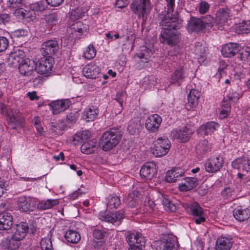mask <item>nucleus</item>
Returning a JSON list of instances; mask_svg holds the SVG:
<instances>
[{"label": "nucleus", "instance_id": "obj_1", "mask_svg": "<svg viewBox=\"0 0 250 250\" xmlns=\"http://www.w3.org/2000/svg\"><path fill=\"white\" fill-rule=\"evenodd\" d=\"M122 135L121 132L116 128L104 132L99 141L100 147L105 151L111 150L119 143Z\"/></svg>", "mask_w": 250, "mask_h": 250}, {"label": "nucleus", "instance_id": "obj_2", "mask_svg": "<svg viewBox=\"0 0 250 250\" xmlns=\"http://www.w3.org/2000/svg\"><path fill=\"white\" fill-rule=\"evenodd\" d=\"M153 154L157 157L166 155L168 152L171 143L167 137L164 136L158 137L153 141Z\"/></svg>", "mask_w": 250, "mask_h": 250}, {"label": "nucleus", "instance_id": "obj_3", "mask_svg": "<svg viewBox=\"0 0 250 250\" xmlns=\"http://www.w3.org/2000/svg\"><path fill=\"white\" fill-rule=\"evenodd\" d=\"M160 25L162 26V29H171L177 30L180 29L182 24L178 19L177 14H173L171 12H167L166 15L163 17Z\"/></svg>", "mask_w": 250, "mask_h": 250}, {"label": "nucleus", "instance_id": "obj_4", "mask_svg": "<svg viewBox=\"0 0 250 250\" xmlns=\"http://www.w3.org/2000/svg\"><path fill=\"white\" fill-rule=\"evenodd\" d=\"M155 247L156 250H177V239L172 235H165L161 241L155 242Z\"/></svg>", "mask_w": 250, "mask_h": 250}, {"label": "nucleus", "instance_id": "obj_5", "mask_svg": "<svg viewBox=\"0 0 250 250\" xmlns=\"http://www.w3.org/2000/svg\"><path fill=\"white\" fill-rule=\"evenodd\" d=\"M159 40L161 43L174 46L179 42V33L177 30L162 29Z\"/></svg>", "mask_w": 250, "mask_h": 250}, {"label": "nucleus", "instance_id": "obj_6", "mask_svg": "<svg viewBox=\"0 0 250 250\" xmlns=\"http://www.w3.org/2000/svg\"><path fill=\"white\" fill-rule=\"evenodd\" d=\"M151 8L149 0H134L131 4V9L133 13L138 15L139 18L147 16V9Z\"/></svg>", "mask_w": 250, "mask_h": 250}, {"label": "nucleus", "instance_id": "obj_7", "mask_svg": "<svg viewBox=\"0 0 250 250\" xmlns=\"http://www.w3.org/2000/svg\"><path fill=\"white\" fill-rule=\"evenodd\" d=\"M123 211L120 210L113 212H101L99 215V219L102 221L111 223L115 226L120 225L125 218Z\"/></svg>", "mask_w": 250, "mask_h": 250}, {"label": "nucleus", "instance_id": "obj_8", "mask_svg": "<svg viewBox=\"0 0 250 250\" xmlns=\"http://www.w3.org/2000/svg\"><path fill=\"white\" fill-rule=\"evenodd\" d=\"M59 49V43L56 39L49 40L42 43L41 53L43 56H51L57 53Z\"/></svg>", "mask_w": 250, "mask_h": 250}, {"label": "nucleus", "instance_id": "obj_9", "mask_svg": "<svg viewBox=\"0 0 250 250\" xmlns=\"http://www.w3.org/2000/svg\"><path fill=\"white\" fill-rule=\"evenodd\" d=\"M36 206V199L30 196H21L18 200L19 209L23 212L32 211Z\"/></svg>", "mask_w": 250, "mask_h": 250}, {"label": "nucleus", "instance_id": "obj_10", "mask_svg": "<svg viewBox=\"0 0 250 250\" xmlns=\"http://www.w3.org/2000/svg\"><path fill=\"white\" fill-rule=\"evenodd\" d=\"M230 17V10L227 7L219 9L216 13V28L221 29L225 26Z\"/></svg>", "mask_w": 250, "mask_h": 250}, {"label": "nucleus", "instance_id": "obj_11", "mask_svg": "<svg viewBox=\"0 0 250 250\" xmlns=\"http://www.w3.org/2000/svg\"><path fill=\"white\" fill-rule=\"evenodd\" d=\"M156 173V166L153 162L146 163L140 170L141 178L145 180H152Z\"/></svg>", "mask_w": 250, "mask_h": 250}, {"label": "nucleus", "instance_id": "obj_12", "mask_svg": "<svg viewBox=\"0 0 250 250\" xmlns=\"http://www.w3.org/2000/svg\"><path fill=\"white\" fill-rule=\"evenodd\" d=\"M192 134V130L187 126H183L171 131V135L173 138L183 143L187 142L191 137Z\"/></svg>", "mask_w": 250, "mask_h": 250}, {"label": "nucleus", "instance_id": "obj_13", "mask_svg": "<svg viewBox=\"0 0 250 250\" xmlns=\"http://www.w3.org/2000/svg\"><path fill=\"white\" fill-rule=\"evenodd\" d=\"M54 62V58L51 56H43L36 64V68L39 72L42 74H46L50 71Z\"/></svg>", "mask_w": 250, "mask_h": 250}, {"label": "nucleus", "instance_id": "obj_14", "mask_svg": "<svg viewBox=\"0 0 250 250\" xmlns=\"http://www.w3.org/2000/svg\"><path fill=\"white\" fill-rule=\"evenodd\" d=\"M34 62L29 59H23L19 65L20 73L24 76H31L36 73Z\"/></svg>", "mask_w": 250, "mask_h": 250}, {"label": "nucleus", "instance_id": "obj_15", "mask_svg": "<svg viewBox=\"0 0 250 250\" xmlns=\"http://www.w3.org/2000/svg\"><path fill=\"white\" fill-rule=\"evenodd\" d=\"M231 166L235 169L250 171V154L237 158L232 161Z\"/></svg>", "mask_w": 250, "mask_h": 250}, {"label": "nucleus", "instance_id": "obj_16", "mask_svg": "<svg viewBox=\"0 0 250 250\" xmlns=\"http://www.w3.org/2000/svg\"><path fill=\"white\" fill-rule=\"evenodd\" d=\"M71 104V101L69 99L58 100L49 104L54 114H58L64 111L68 108Z\"/></svg>", "mask_w": 250, "mask_h": 250}, {"label": "nucleus", "instance_id": "obj_17", "mask_svg": "<svg viewBox=\"0 0 250 250\" xmlns=\"http://www.w3.org/2000/svg\"><path fill=\"white\" fill-rule=\"evenodd\" d=\"M162 121L160 116L157 114H153L146 119V128L150 132H155L158 130Z\"/></svg>", "mask_w": 250, "mask_h": 250}, {"label": "nucleus", "instance_id": "obj_18", "mask_svg": "<svg viewBox=\"0 0 250 250\" xmlns=\"http://www.w3.org/2000/svg\"><path fill=\"white\" fill-rule=\"evenodd\" d=\"M224 160L222 157L217 156L209 159L206 163L205 168L208 172H215L223 167Z\"/></svg>", "mask_w": 250, "mask_h": 250}, {"label": "nucleus", "instance_id": "obj_19", "mask_svg": "<svg viewBox=\"0 0 250 250\" xmlns=\"http://www.w3.org/2000/svg\"><path fill=\"white\" fill-rule=\"evenodd\" d=\"M29 231V226L28 223L21 222L16 224L12 229V235L22 240Z\"/></svg>", "mask_w": 250, "mask_h": 250}, {"label": "nucleus", "instance_id": "obj_20", "mask_svg": "<svg viewBox=\"0 0 250 250\" xmlns=\"http://www.w3.org/2000/svg\"><path fill=\"white\" fill-rule=\"evenodd\" d=\"M25 56L24 52L21 50H18L10 54L7 62L8 64L12 67H17L20 65Z\"/></svg>", "mask_w": 250, "mask_h": 250}, {"label": "nucleus", "instance_id": "obj_21", "mask_svg": "<svg viewBox=\"0 0 250 250\" xmlns=\"http://www.w3.org/2000/svg\"><path fill=\"white\" fill-rule=\"evenodd\" d=\"M21 241L18 238L11 234L2 241V245L5 250H16L21 245Z\"/></svg>", "mask_w": 250, "mask_h": 250}, {"label": "nucleus", "instance_id": "obj_22", "mask_svg": "<svg viewBox=\"0 0 250 250\" xmlns=\"http://www.w3.org/2000/svg\"><path fill=\"white\" fill-rule=\"evenodd\" d=\"M219 127V125L214 122H208L202 125L198 129V133L203 137L210 135Z\"/></svg>", "mask_w": 250, "mask_h": 250}, {"label": "nucleus", "instance_id": "obj_23", "mask_svg": "<svg viewBox=\"0 0 250 250\" xmlns=\"http://www.w3.org/2000/svg\"><path fill=\"white\" fill-rule=\"evenodd\" d=\"M187 76L188 74L184 68L183 66H179L171 74V83L180 85Z\"/></svg>", "mask_w": 250, "mask_h": 250}, {"label": "nucleus", "instance_id": "obj_24", "mask_svg": "<svg viewBox=\"0 0 250 250\" xmlns=\"http://www.w3.org/2000/svg\"><path fill=\"white\" fill-rule=\"evenodd\" d=\"M100 72L99 67L93 63L86 65L83 69V75L90 79H95L98 77Z\"/></svg>", "mask_w": 250, "mask_h": 250}, {"label": "nucleus", "instance_id": "obj_25", "mask_svg": "<svg viewBox=\"0 0 250 250\" xmlns=\"http://www.w3.org/2000/svg\"><path fill=\"white\" fill-rule=\"evenodd\" d=\"M239 44L236 43H229L222 47L221 53L225 57L230 58L239 51Z\"/></svg>", "mask_w": 250, "mask_h": 250}, {"label": "nucleus", "instance_id": "obj_26", "mask_svg": "<svg viewBox=\"0 0 250 250\" xmlns=\"http://www.w3.org/2000/svg\"><path fill=\"white\" fill-rule=\"evenodd\" d=\"M184 174L185 172L182 169L180 168H174L167 172L165 180L167 182H175L180 180Z\"/></svg>", "mask_w": 250, "mask_h": 250}, {"label": "nucleus", "instance_id": "obj_27", "mask_svg": "<svg viewBox=\"0 0 250 250\" xmlns=\"http://www.w3.org/2000/svg\"><path fill=\"white\" fill-rule=\"evenodd\" d=\"M13 223V217L11 213L6 212L0 213V230L10 229Z\"/></svg>", "mask_w": 250, "mask_h": 250}, {"label": "nucleus", "instance_id": "obj_28", "mask_svg": "<svg viewBox=\"0 0 250 250\" xmlns=\"http://www.w3.org/2000/svg\"><path fill=\"white\" fill-rule=\"evenodd\" d=\"M232 243L231 237L220 236L218 238L216 242V250H230Z\"/></svg>", "mask_w": 250, "mask_h": 250}, {"label": "nucleus", "instance_id": "obj_29", "mask_svg": "<svg viewBox=\"0 0 250 250\" xmlns=\"http://www.w3.org/2000/svg\"><path fill=\"white\" fill-rule=\"evenodd\" d=\"M233 217L239 222L247 220L250 217V209L237 208L233 211Z\"/></svg>", "mask_w": 250, "mask_h": 250}, {"label": "nucleus", "instance_id": "obj_30", "mask_svg": "<svg viewBox=\"0 0 250 250\" xmlns=\"http://www.w3.org/2000/svg\"><path fill=\"white\" fill-rule=\"evenodd\" d=\"M198 185V180L196 178L186 177L185 178V183L179 184V188L180 191H188L195 188Z\"/></svg>", "mask_w": 250, "mask_h": 250}, {"label": "nucleus", "instance_id": "obj_31", "mask_svg": "<svg viewBox=\"0 0 250 250\" xmlns=\"http://www.w3.org/2000/svg\"><path fill=\"white\" fill-rule=\"evenodd\" d=\"M211 150V145L206 139L200 141L196 146V154L202 157Z\"/></svg>", "mask_w": 250, "mask_h": 250}, {"label": "nucleus", "instance_id": "obj_32", "mask_svg": "<svg viewBox=\"0 0 250 250\" xmlns=\"http://www.w3.org/2000/svg\"><path fill=\"white\" fill-rule=\"evenodd\" d=\"M184 207L187 212L194 217L204 215L202 208L196 202L191 204H187Z\"/></svg>", "mask_w": 250, "mask_h": 250}, {"label": "nucleus", "instance_id": "obj_33", "mask_svg": "<svg viewBox=\"0 0 250 250\" xmlns=\"http://www.w3.org/2000/svg\"><path fill=\"white\" fill-rule=\"evenodd\" d=\"M9 121L15 125L13 126L12 128L16 129V126L22 125L24 118L18 109H12L11 110V114H9Z\"/></svg>", "mask_w": 250, "mask_h": 250}, {"label": "nucleus", "instance_id": "obj_34", "mask_svg": "<svg viewBox=\"0 0 250 250\" xmlns=\"http://www.w3.org/2000/svg\"><path fill=\"white\" fill-rule=\"evenodd\" d=\"M188 28L190 31L198 32L205 29L201 18L191 17L188 24Z\"/></svg>", "mask_w": 250, "mask_h": 250}, {"label": "nucleus", "instance_id": "obj_35", "mask_svg": "<svg viewBox=\"0 0 250 250\" xmlns=\"http://www.w3.org/2000/svg\"><path fill=\"white\" fill-rule=\"evenodd\" d=\"M201 96V93L195 89H192L190 91L188 97V102L187 106L190 107H195L198 103V100Z\"/></svg>", "mask_w": 250, "mask_h": 250}, {"label": "nucleus", "instance_id": "obj_36", "mask_svg": "<svg viewBox=\"0 0 250 250\" xmlns=\"http://www.w3.org/2000/svg\"><path fill=\"white\" fill-rule=\"evenodd\" d=\"M97 142L93 140L84 142L81 147L82 152L86 154L93 153L96 150Z\"/></svg>", "mask_w": 250, "mask_h": 250}, {"label": "nucleus", "instance_id": "obj_37", "mask_svg": "<svg viewBox=\"0 0 250 250\" xmlns=\"http://www.w3.org/2000/svg\"><path fill=\"white\" fill-rule=\"evenodd\" d=\"M59 203L57 199H47L42 200L37 205V208L40 210H46L58 205Z\"/></svg>", "mask_w": 250, "mask_h": 250}, {"label": "nucleus", "instance_id": "obj_38", "mask_svg": "<svg viewBox=\"0 0 250 250\" xmlns=\"http://www.w3.org/2000/svg\"><path fill=\"white\" fill-rule=\"evenodd\" d=\"M91 133L88 130H84L82 132L76 133L73 136V141L75 145L78 144L83 142L88 141L87 140L90 138Z\"/></svg>", "mask_w": 250, "mask_h": 250}, {"label": "nucleus", "instance_id": "obj_39", "mask_svg": "<svg viewBox=\"0 0 250 250\" xmlns=\"http://www.w3.org/2000/svg\"><path fill=\"white\" fill-rule=\"evenodd\" d=\"M64 237L67 242L73 244H76L81 240L80 233L72 229L67 231L65 233Z\"/></svg>", "mask_w": 250, "mask_h": 250}, {"label": "nucleus", "instance_id": "obj_40", "mask_svg": "<svg viewBox=\"0 0 250 250\" xmlns=\"http://www.w3.org/2000/svg\"><path fill=\"white\" fill-rule=\"evenodd\" d=\"M106 201L107 207L110 209L117 208L121 204L120 198L115 194L109 195L106 198Z\"/></svg>", "mask_w": 250, "mask_h": 250}, {"label": "nucleus", "instance_id": "obj_41", "mask_svg": "<svg viewBox=\"0 0 250 250\" xmlns=\"http://www.w3.org/2000/svg\"><path fill=\"white\" fill-rule=\"evenodd\" d=\"M98 113V110L92 106L83 112V118L86 122L92 121L96 118Z\"/></svg>", "mask_w": 250, "mask_h": 250}, {"label": "nucleus", "instance_id": "obj_42", "mask_svg": "<svg viewBox=\"0 0 250 250\" xmlns=\"http://www.w3.org/2000/svg\"><path fill=\"white\" fill-rule=\"evenodd\" d=\"M205 29L216 27V19L210 15L202 17L201 18Z\"/></svg>", "mask_w": 250, "mask_h": 250}, {"label": "nucleus", "instance_id": "obj_43", "mask_svg": "<svg viewBox=\"0 0 250 250\" xmlns=\"http://www.w3.org/2000/svg\"><path fill=\"white\" fill-rule=\"evenodd\" d=\"M92 234L94 238L93 240H104L105 237L108 235V233L104 229L94 228L92 230Z\"/></svg>", "mask_w": 250, "mask_h": 250}, {"label": "nucleus", "instance_id": "obj_44", "mask_svg": "<svg viewBox=\"0 0 250 250\" xmlns=\"http://www.w3.org/2000/svg\"><path fill=\"white\" fill-rule=\"evenodd\" d=\"M106 246L104 240H92L90 241V248L92 250H104Z\"/></svg>", "mask_w": 250, "mask_h": 250}, {"label": "nucleus", "instance_id": "obj_45", "mask_svg": "<svg viewBox=\"0 0 250 250\" xmlns=\"http://www.w3.org/2000/svg\"><path fill=\"white\" fill-rule=\"evenodd\" d=\"M205 47L200 42H198L194 47V52L197 59H203L205 54Z\"/></svg>", "mask_w": 250, "mask_h": 250}, {"label": "nucleus", "instance_id": "obj_46", "mask_svg": "<svg viewBox=\"0 0 250 250\" xmlns=\"http://www.w3.org/2000/svg\"><path fill=\"white\" fill-rule=\"evenodd\" d=\"M47 8L46 2L40 1L30 5V9L34 11L42 12Z\"/></svg>", "mask_w": 250, "mask_h": 250}, {"label": "nucleus", "instance_id": "obj_47", "mask_svg": "<svg viewBox=\"0 0 250 250\" xmlns=\"http://www.w3.org/2000/svg\"><path fill=\"white\" fill-rule=\"evenodd\" d=\"M238 58L242 61H246L250 59V44H248L238 54Z\"/></svg>", "mask_w": 250, "mask_h": 250}, {"label": "nucleus", "instance_id": "obj_48", "mask_svg": "<svg viewBox=\"0 0 250 250\" xmlns=\"http://www.w3.org/2000/svg\"><path fill=\"white\" fill-rule=\"evenodd\" d=\"M60 15L57 12L53 13L46 16V21L51 25H56L59 21Z\"/></svg>", "mask_w": 250, "mask_h": 250}, {"label": "nucleus", "instance_id": "obj_49", "mask_svg": "<svg viewBox=\"0 0 250 250\" xmlns=\"http://www.w3.org/2000/svg\"><path fill=\"white\" fill-rule=\"evenodd\" d=\"M15 9L13 14L17 18L23 19L29 17V12L27 10L23 9L21 7L16 8Z\"/></svg>", "mask_w": 250, "mask_h": 250}, {"label": "nucleus", "instance_id": "obj_50", "mask_svg": "<svg viewBox=\"0 0 250 250\" xmlns=\"http://www.w3.org/2000/svg\"><path fill=\"white\" fill-rule=\"evenodd\" d=\"M241 96V94L235 90L232 89L231 91L225 97L224 101H230L232 102H235L237 101L240 97Z\"/></svg>", "mask_w": 250, "mask_h": 250}, {"label": "nucleus", "instance_id": "obj_51", "mask_svg": "<svg viewBox=\"0 0 250 250\" xmlns=\"http://www.w3.org/2000/svg\"><path fill=\"white\" fill-rule=\"evenodd\" d=\"M162 202L166 209L171 212H174L176 210V206L172 203L168 198L164 196H162Z\"/></svg>", "mask_w": 250, "mask_h": 250}, {"label": "nucleus", "instance_id": "obj_52", "mask_svg": "<svg viewBox=\"0 0 250 250\" xmlns=\"http://www.w3.org/2000/svg\"><path fill=\"white\" fill-rule=\"evenodd\" d=\"M151 55V50L147 48L146 47L144 46L141 51L136 55L140 59H145L147 62Z\"/></svg>", "mask_w": 250, "mask_h": 250}, {"label": "nucleus", "instance_id": "obj_53", "mask_svg": "<svg viewBox=\"0 0 250 250\" xmlns=\"http://www.w3.org/2000/svg\"><path fill=\"white\" fill-rule=\"evenodd\" d=\"M222 107L220 109V113L223 118L227 117L230 111V103L227 102L225 101L222 103Z\"/></svg>", "mask_w": 250, "mask_h": 250}, {"label": "nucleus", "instance_id": "obj_54", "mask_svg": "<svg viewBox=\"0 0 250 250\" xmlns=\"http://www.w3.org/2000/svg\"><path fill=\"white\" fill-rule=\"evenodd\" d=\"M238 28L239 34H247L250 32V21L242 22Z\"/></svg>", "mask_w": 250, "mask_h": 250}, {"label": "nucleus", "instance_id": "obj_55", "mask_svg": "<svg viewBox=\"0 0 250 250\" xmlns=\"http://www.w3.org/2000/svg\"><path fill=\"white\" fill-rule=\"evenodd\" d=\"M96 54V50L92 44H90L84 54V57L88 60L93 59Z\"/></svg>", "mask_w": 250, "mask_h": 250}, {"label": "nucleus", "instance_id": "obj_56", "mask_svg": "<svg viewBox=\"0 0 250 250\" xmlns=\"http://www.w3.org/2000/svg\"><path fill=\"white\" fill-rule=\"evenodd\" d=\"M41 246L42 250H54L50 238H43L41 242Z\"/></svg>", "mask_w": 250, "mask_h": 250}, {"label": "nucleus", "instance_id": "obj_57", "mask_svg": "<svg viewBox=\"0 0 250 250\" xmlns=\"http://www.w3.org/2000/svg\"><path fill=\"white\" fill-rule=\"evenodd\" d=\"M24 4V0H8L7 6L10 8L22 7Z\"/></svg>", "mask_w": 250, "mask_h": 250}, {"label": "nucleus", "instance_id": "obj_58", "mask_svg": "<svg viewBox=\"0 0 250 250\" xmlns=\"http://www.w3.org/2000/svg\"><path fill=\"white\" fill-rule=\"evenodd\" d=\"M136 233H131L127 235L126 237V240L130 247L135 246L136 242Z\"/></svg>", "mask_w": 250, "mask_h": 250}, {"label": "nucleus", "instance_id": "obj_59", "mask_svg": "<svg viewBox=\"0 0 250 250\" xmlns=\"http://www.w3.org/2000/svg\"><path fill=\"white\" fill-rule=\"evenodd\" d=\"M209 8V4L206 1L202 0L199 4V12L203 14L207 13Z\"/></svg>", "mask_w": 250, "mask_h": 250}, {"label": "nucleus", "instance_id": "obj_60", "mask_svg": "<svg viewBox=\"0 0 250 250\" xmlns=\"http://www.w3.org/2000/svg\"><path fill=\"white\" fill-rule=\"evenodd\" d=\"M9 44L8 39L4 37H0V52L6 49Z\"/></svg>", "mask_w": 250, "mask_h": 250}, {"label": "nucleus", "instance_id": "obj_61", "mask_svg": "<svg viewBox=\"0 0 250 250\" xmlns=\"http://www.w3.org/2000/svg\"><path fill=\"white\" fill-rule=\"evenodd\" d=\"M10 21L9 15L5 13L0 14V25H5Z\"/></svg>", "mask_w": 250, "mask_h": 250}, {"label": "nucleus", "instance_id": "obj_62", "mask_svg": "<svg viewBox=\"0 0 250 250\" xmlns=\"http://www.w3.org/2000/svg\"><path fill=\"white\" fill-rule=\"evenodd\" d=\"M136 244H138L140 247L145 246L146 244V239L145 237L143 236V235L139 233H136Z\"/></svg>", "mask_w": 250, "mask_h": 250}, {"label": "nucleus", "instance_id": "obj_63", "mask_svg": "<svg viewBox=\"0 0 250 250\" xmlns=\"http://www.w3.org/2000/svg\"><path fill=\"white\" fill-rule=\"evenodd\" d=\"M78 117V113L76 111H73L68 113L66 116V119L71 122L75 121Z\"/></svg>", "mask_w": 250, "mask_h": 250}, {"label": "nucleus", "instance_id": "obj_64", "mask_svg": "<svg viewBox=\"0 0 250 250\" xmlns=\"http://www.w3.org/2000/svg\"><path fill=\"white\" fill-rule=\"evenodd\" d=\"M129 3V0H116L115 4L120 8L125 7Z\"/></svg>", "mask_w": 250, "mask_h": 250}]
</instances>
